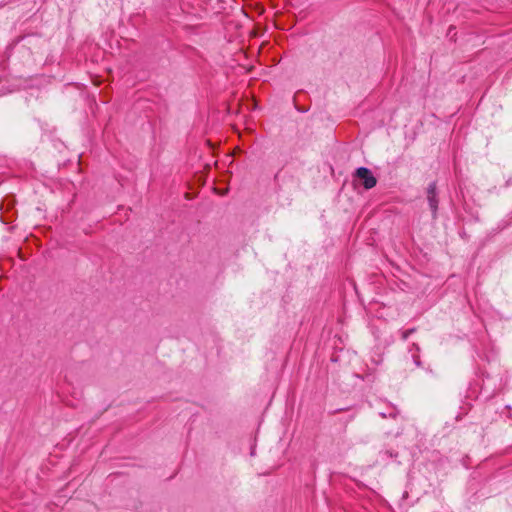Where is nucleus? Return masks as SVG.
I'll list each match as a JSON object with an SVG mask.
<instances>
[{"mask_svg": "<svg viewBox=\"0 0 512 512\" xmlns=\"http://www.w3.org/2000/svg\"><path fill=\"white\" fill-rule=\"evenodd\" d=\"M382 418L392 417L395 418L397 415V412L395 410L391 411L389 414L386 413H380Z\"/></svg>", "mask_w": 512, "mask_h": 512, "instance_id": "4", "label": "nucleus"}, {"mask_svg": "<svg viewBox=\"0 0 512 512\" xmlns=\"http://www.w3.org/2000/svg\"><path fill=\"white\" fill-rule=\"evenodd\" d=\"M354 177L362 181V185L366 190H370L377 184V179L370 169L359 167L354 173Z\"/></svg>", "mask_w": 512, "mask_h": 512, "instance_id": "1", "label": "nucleus"}, {"mask_svg": "<svg viewBox=\"0 0 512 512\" xmlns=\"http://www.w3.org/2000/svg\"><path fill=\"white\" fill-rule=\"evenodd\" d=\"M415 364H416L417 366H420V365H421L420 360H419L418 358H415Z\"/></svg>", "mask_w": 512, "mask_h": 512, "instance_id": "5", "label": "nucleus"}, {"mask_svg": "<svg viewBox=\"0 0 512 512\" xmlns=\"http://www.w3.org/2000/svg\"><path fill=\"white\" fill-rule=\"evenodd\" d=\"M415 332V329L414 328H411V329H408V330H405L402 332V339L403 340H407L408 337Z\"/></svg>", "mask_w": 512, "mask_h": 512, "instance_id": "3", "label": "nucleus"}, {"mask_svg": "<svg viewBox=\"0 0 512 512\" xmlns=\"http://www.w3.org/2000/svg\"><path fill=\"white\" fill-rule=\"evenodd\" d=\"M427 202L432 213V218H437L439 198L437 193L436 182H431L427 187Z\"/></svg>", "mask_w": 512, "mask_h": 512, "instance_id": "2", "label": "nucleus"}]
</instances>
